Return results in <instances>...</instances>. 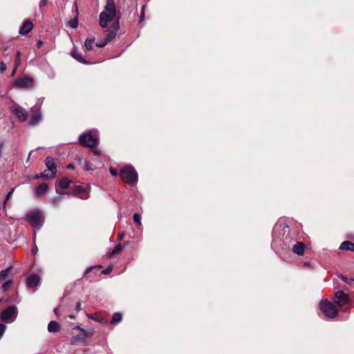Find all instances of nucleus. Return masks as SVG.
I'll return each mask as SVG.
<instances>
[{"instance_id": "obj_17", "label": "nucleus", "mask_w": 354, "mask_h": 354, "mask_svg": "<svg viewBox=\"0 0 354 354\" xmlns=\"http://www.w3.org/2000/svg\"><path fill=\"white\" fill-rule=\"evenodd\" d=\"M47 190L48 185L46 183H42L37 187L35 194L37 196L41 197L47 192Z\"/></svg>"}, {"instance_id": "obj_29", "label": "nucleus", "mask_w": 354, "mask_h": 354, "mask_svg": "<svg viewBox=\"0 0 354 354\" xmlns=\"http://www.w3.org/2000/svg\"><path fill=\"white\" fill-rule=\"evenodd\" d=\"M340 278L344 281L346 282V283L348 284H351V281H354V279L353 278H348L346 277H344V276H340Z\"/></svg>"}, {"instance_id": "obj_31", "label": "nucleus", "mask_w": 354, "mask_h": 354, "mask_svg": "<svg viewBox=\"0 0 354 354\" xmlns=\"http://www.w3.org/2000/svg\"><path fill=\"white\" fill-rule=\"evenodd\" d=\"M107 43H108V41H106L105 39H104V41L97 43L96 46H97L99 48H102V47L105 46Z\"/></svg>"}, {"instance_id": "obj_50", "label": "nucleus", "mask_w": 354, "mask_h": 354, "mask_svg": "<svg viewBox=\"0 0 354 354\" xmlns=\"http://www.w3.org/2000/svg\"><path fill=\"white\" fill-rule=\"evenodd\" d=\"M94 152H95V153H97V150H95V151H94Z\"/></svg>"}, {"instance_id": "obj_13", "label": "nucleus", "mask_w": 354, "mask_h": 354, "mask_svg": "<svg viewBox=\"0 0 354 354\" xmlns=\"http://www.w3.org/2000/svg\"><path fill=\"white\" fill-rule=\"evenodd\" d=\"M45 163L47 167V170L50 172L52 176H55L57 172V167L54 159L48 156L46 158Z\"/></svg>"}, {"instance_id": "obj_37", "label": "nucleus", "mask_w": 354, "mask_h": 354, "mask_svg": "<svg viewBox=\"0 0 354 354\" xmlns=\"http://www.w3.org/2000/svg\"><path fill=\"white\" fill-rule=\"evenodd\" d=\"M18 64H15V68H13L12 71V73H11V75L12 76H14L17 72V67H18Z\"/></svg>"}, {"instance_id": "obj_43", "label": "nucleus", "mask_w": 354, "mask_h": 354, "mask_svg": "<svg viewBox=\"0 0 354 354\" xmlns=\"http://www.w3.org/2000/svg\"><path fill=\"white\" fill-rule=\"evenodd\" d=\"M76 309H77V310H80L81 309V304H80V303H77V304H76Z\"/></svg>"}, {"instance_id": "obj_47", "label": "nucleus", "mask_w": 354, "mask_h": 354, "mask_svg": "<svg viewBox=\"0 0 354 354\" xmlns=\"http://www.w3.org/2000/svg\"><path fill=\"white\" fill-rule=\"evenodd\" d=\"M57 199H54V200H53V203H54L55 205V204H56V203H57Z\"/></svg>"}, {"instance_id": "obj_5", "label": "nucleus", "mask_w": 354, "mask_h": 354, "mask_svg": "<svg viewBox=\"0 0 354 354\" xmlns=\"http://www.w3.org/2000/svg\"><path fill=\"white\" fill-rule=\"evenodd\" d=\"M27 218L32 227L37 228H39L44 221V216L38 210H32L29 212L27 214Z\"/></svg>"}, {"instance_id": "obj_35", "label": "nucleus", "mask_w": 354, "mask_h": 354, "mask_svg": "<svg viewBox=\"0 0 354 354\" xmlns=\"http://www.w3.org/2000/svg\"><path fill=\"white\" fill-rule=\"evenodd\" d=\"M110 173L113 176H116L118 175V171L113 168L110 169Z\"/></svg>"}, {"instance_id": "obj_20", "label": "nucleus", "mask_w": 354, "mask_h": 354, "mask_svg": "<svg viewBox=\"0 0 354 354\" xmlns=\"http://www.w3.org/2000/svg\"><path fill=\"white\" fill-rule=\"evenodd\" d=\"M59 329V324L55 321H51L48 325V330L50 333L57 332Z\"/></svg>"}, {"instance_id": "obj_42", "label": "nucleus", "mask_w": 354, "mask_h": 354, "mask_svg": "<svg viewBox=\"0 0 354 354\" xmlns=\"http://www.w3.org/2000/svg\"><path fill=\"white\" fill-rule=\"evenodd\" d=\"M35 177H37V178H39V177H47V175L46 174H40L39 175V174L36 175Z\"/></svg>"}, {"instance_id": "obj_9", "label": "nucleus", "mask_w": 354, "mask_h": 354, "mask_svg": "<svg viewBox=\"0 0 354 354\" xmlns=\"http://www.w3.org/2000/svg\"><path fill=\"white\" fill-rule=\"evenodd\" d=\"M88 336L87 333L79 327H76L73 330V337L71 339L72 344H75L79 341H84Z\"/></svg>"}, {"instance_id": "obj_4", "label": "nucleus", "mask_w": 354, "mask_h": 354, "mask_svg": "<svg viewBox=\"0 0 354 354\" xmlns=\"http://www.w3.org/2000/svg\"><path fill=\"white\" fill-rule=\"evenodd\" d=\"M319 308L323 314L328 318L332 319L338 315V310L335 305L327 300H322L320 302Z\"/></svg>"}, {"instance_id": "obj_6", "label": "nucleus", "mask_w": 354, "mask_h": 354, "mask_svg": "<svg viewBox=\"0 0 354 354\" xmlns=\"http://www.w3.org/2000/svg\"><path fill=\"white\" fill-rule=\"evenodd\" d=\"M17 316L16 308L14 306H9L2 311L0 315V320L6 323H12Z\"/></svg>"}, {"instance_id": "obj_45", "label": "nucleus", "mask_w": 354, "mask_h": 354, "mask_svg": "<svg viewBox=\"0 0 354 354\" xmlns=\"http://www.w3.org/2000/svg\"><path fill=\"white\" fill-rule=\"evenodd\" d=\"M68 168L73 169V165H68Z\"/></svg>"}, {"instance_id": "obj_30", "label": "nucleus", "mask_w": 354, "mask_h": 354, "mask_svg": "<svg viewBox=\"0 0 354 354\" xmlns=\"http://www.w3.org/2000/svg\"><path fill=\"white\" fill-rule=\"evenodd\" d=\"M6 329V325L3 324H0V339L3 337Z\"/></svg>"}, {"instance_id": "obj_41", "label": "nucleus", "mask_w": 354, "mask_h": 354, "mask_svg": "<svg viewBox=\"0 0 354 354\" xmlns=\"http://www.w3.org/2000/svg\"><path fill=\"white\" fill-rule=\"evenodd\" d=\"M42 45H43V42L41 40L38 41L37 47L41 48L42 46Z\"/></svg>"}, {"instance_id": "obj_24", "label": "nucleus", "mask_w": 354, "mask_h": 354, "mask_svg": "<svg viewBox=\"0 0 354 354\" xmlns=\"http://www.w3.org/2000/svg\"><path fill=\"white\" fill-rule=\"evenodd\" d=\"M146 5L142 6L140 12L139 23L141 24L145 21V13Z\"/></svg>"}, {"instance_id": "obj_26", "label": "nucleus", "mask_w": 354, "mask_h": 354, "mask_svg": "<svg viewBox=\"0 0 354 354\" xmlns=\"http://www.w3.org/2000/svg\"><path fill=\"white\" fill-rule=\"evenodd\" d=\"M137 182H138V178H127L125 183L133 186L137 183Z\"/></svg>"}, {"instance_id": "obj_10", "label": "nucleus", "mask_w": 354, "mask_h": 354, "mask_svg": "<svg viewBox=\"0 0 354 354\" xmlns=\"http://www.w3.org/2000/svg\"><path fill=\"white\" fill-rule=\"evenodd\" d=\"M41 106L35 105L31 108V112L32 113V116L30 120V125H35L38 124L41 120V114L40 112Z\"/></svg>"}, {"instance_id": "obj_23", "label": "nucleus", "mask_w": 354, "mask_h": 354, "mask_svg": "<svg viewBox=\"0 0 354 354\" xmlns=\"http://www.w3.org/2000/svg\"><path fill=\"white\" fill-rule=\"evenodd\" d=\"M94 39H86L84 42L85 48L88 50H90L93 48V45L94 43Z\"/></svg>"}, {"instance_id": "obj_33", "label": "nucleus", "mask_w": 354, "mask_h": 354, "mask_svg": "<svg viewBox=\"0 0 354 354\" xmlns=\"http://www.w3.org/2000/svg\"><path fill=\"white\" fill-rule=\"evenodd\" d=\"M7 69V66L4 62H1L0 64V71L4 73Z\"/></svg>"}, {"instance_id": "obj_7", "label": "nucleus", "mask_w": 354, "mask_h": 354, "mask_svg": "<svg viewBox=\"0 0 354 354\" xmlns=\"http://www.w3.org/2000/svg\"><path fill=\"white\" fill-rule=\"evenodd\" d=\"M34 80L29 77L19 78L15 81L14 85L19 88H28L33 86Z\"/></svg>"}, {"instance_id": "obj_19", "label": "nucleus", "mask_w": 354, "mask_h": 354, "mask_svg": "<svg viewBox=\"0 0 354 354\" xmlns=\"http://www.w3.org/2000/svg\"><path fill=\"white\" fill-rule=\"evenodd\" d=\"M71 56L80 63L86 64L88 62L82 57V55L77 51L76 49H73L71 53Z\"/></svg>"}, {"instance_id": "obj_21", "label": "nucleus", "mask_w": 354, "mask_h": 354, "mask_svg": "<svg viewBox=\"0 0 354 354\" xmlns=\"http://www.w3.org/2000/svg\"><path fill=\"white\" fill-rule=\"evenodd\" d=\"M339 248L342 250L354 251V243L350 241H344L342 243Z\"/></svg>"}, {"instance_id": "obj_32", "label": "nucleus", "mask_w": 354, "mask_h": 354, "mask_svg": "<svg viewBox=\"0 0 354 354\" xmlns=\"http://www.w3.org/2000/svg\"><path fill=\"white\" fill-rule=\"evenodd\" d=\"M69 26L73 28H77V21L73 20V21H69Z\"/></svg>"}, {"instance_id": "obj_38", "label": "nucleus", "mask_w": 354, "mask_h": 354, "mask_svg": "<svg viewBox=\"0 0 354 354\" xmlns=\"http://www.w3.org/2000/svg\"><path fill=\"white\" fill-rule=\"evenodd\" d=\"M46 3H47V0H41L39 2V6L40 7L44 6L46 5Z\"/></svg>"}, {"instance_id": "obj_2", "label": "nucleus", "mask_w": 354, "mask_h": 354, "mask_svg": "<svg viewBox=\"0 0 354 354\" xmlns=\"http://www.w3.org/2000/svg\"><path fill=\"white\" fill-rule=\"evenodd\" d=\"M66 188L73 189V193L80 198L86 199L88 197V193L86 187L82 185H73L68 178H60L56 186L57 192L61 193V189Z\"/></svg>"}, {"instance_id": "obj_48", "label": "nucleus", "mask_w": 354, "mask_h": 354, "mask_svg": "<svg viewBox=\"0 0 354 354\" xmlns=\"http://www.w3.org/2000/svg\"><path fill=\"white\" fill-rule=\"evenodd\" d=\"M54 312L55 313L57 314V308H55Z\"/></svg>"}, {"instance_id": "obj_27", "label": "nucleus", "mask_w": 354, "mask_h": 354, "mask_svg": "<svg viewBox=\"0 0 354 354\" xmlns=\"http://www.w3.org/2000/svg\"><path fill=\"white\" fill-rule=\"evenodd\" d=\"M133 221L135 223H136L137 224L140 225V223H141V216L139 214H135L133 215Z\"/></svg>"}, {"instance_id": "obj_8", "label": "nucleus", "mask_w": 354, "mask_h": 354, "mask_svg": "<svg viewBox=\"0 0 354 354\" xmlns=\"http://www.w3.org/2000/svg\"><path fill=\"white\" fill-rule=\"evenodd\" d=\"M334 302L339 307H343L349 304V297L343 291H337L334 296Z\"/></svg>"}, {"instance_id": "obj_14", "label": "nucleus", "mask_w": 354, "mask_h": 354, "mask_svg": "<svg viewBox=\"0 0 354 354\" xmlns=\"http://www.w3.org/2000/svg\"><path fill=\"white\" fill-rule=\"evenodd\" d=\"M40 282V278L38 275L33 274L29 277L27 279V286L29 288H33L36 287Z\"/></svg>"}, {"instance_id": "obj_49", "label": "nucleus", "mask_w": 354, "mask_h": 354, "mask_svg": "<svg viewBox=\"0 0 354 354\" xmlns=\"http://www.w3.org/2000/svg\"><path fill=\"white\" fill-rule=\"evenodd\" d=\"M122 237H123V234L120 235L119 239H122Z\"/></svg>"}, {"instance_id": "obj_44", "label": "nucleus", "mask_w": 354, "mask_h": 354, "mask_svg": "<svg viewBox=\"0 0 354 354\" xmlns=\"http://www.w3.org/2000/svg\"><path fill=\"white\" fill-rule=\"evenodd\" d=\"M91 268H88L84 274L85 275L86 274H87L88 272L91 271Z\"/></svg>"}, {"instance_id": "obj_36", "label": "nucleus", "mask_w": 354, "mask_h": 354, "mask_svg": "<svg viewBox=\"0 0 354 354\" xmlns=\"http://www.w3.org/2000/svg\"><path fill=\"white\" fill-rule=\"evenodd\" d=\"M112 271V267H109L107 268L106 270H104V271H102V272L104 274H109Z\"/></svg>"}, {"instance_id": "obj_28", "label": "nucleus", "mask_w": 354, "mask_h": 354, "mask_svg": "<svg viewBox=\"0 0 354 354\" xmlns=\"http://www.w3.org/2000/svg\"><path fill=\"white\" fill-rule=\"evenodd\" d=\"M84 169L87 170V171H89V170H91L92 169V167L91 166V165L89 164L88 161L86 160H84Z\"/></svg>"}, {"instance_id": "obj_46", "label": "nucleus", "mask_w": 354, "mask_h": 354, "mask_svg": "<svg viewBox=\"0 0 354 354\" xmlns=\"http://www.w3.org/2000/svg\"><path fill=\"white\" fill-rule=\"evenodd\" d=\"M37 251V248L32 249V252L35 253Z\"/></svg>"}, {"instance_id": "obj_12", "label": "nucleus", "mask_w": 354, "mask_h": 354, "mask_svg": "<svg viewBox=\"0 0 354 354\" xmlns=\"http://www.w3.org/2000/svg\"><path fill=\"white\" fill-rule=\"evenodd\" d=\"M120 174L122 176H126L127 177H138V174L135 169L131 165H127L120 170Z\"/></svg>"}, {"instance_id": "obj_25", "label": "nucleus", "mask_w": 354, "mask_h": 354, "mask_svg": "<svg viewBox=\"0 0 354 354\" xmlns=\"http://www.w3.org/2000/svg\"><path fill=\"white\" fill-rule=\"evenodd\" d=\"M10 269V268H8L0 272V280H3L7 277Z\"/></svg>"}, {"instance_id": "obj_18", "label": "nucleus", "mask_w": 354, "mask_h": 354, "mask_svg": "<svg viewBox=\"0 0 354 354\" xmlns=\"http://www.w3.org/2000/svg\"><path fill=\"white\" fill-rule=\"evenodd\" d=\"M123 248L120 244H118L113 250H109L106 254L108 258H112L115 255L118 254L121 252Z\"/></svg>"}, {"instance_id": "obj_34", "label": "nucleus", "mask_w": 354, "mask_h": 354, "mask_svg": "<svg viewBox=\"0 0 354 354\" xmlns=\"http://www.w3.org/2000/svg\"><path fill=\"white\" fill-rule=\"evenodd\" d=\"M11 283H12V281L11 280H9V281H7L6 282H5L3 286V289L4 290H7L10 287Z\"/></svg>"}, {"instance_id": "obj_39", "label": "nucleus", "mask_w": 354, "mask_h": 354, "mask_svg": "<svg viewBox=\"0 0 354 354\" xmlns=\"http://www.w3.org/2000/svg\"><path fill=\"white\" fill-rule=\"evenodd\" d=\"M14 192V189H12L10 192L8 193L7 196H6V201L7 200L9 199V198L12 196V193Z\"/></svg>"}, {"instance_id": "obj_11", "label": "nucleus", "mask_w": 354, "mask_h": 354, "mask_svg": "<svg viewBox=\"0 0 354 354\" xmlns=\"http://www.w3.org/2000/svg\"><path fill=\"white\" fill-rule=\"evenodd\" d=\"M12 112L17 115L21 122H24L27 120L28 114L26 111L19 106L14 107Z\"/></svg>"}, {"instance_id": "obj_22", "label": "nucleus", "mask_w": 354, "mask_h": 354, "mask_svg": "<svg viewBox=\"0 0 354 354\" xmlns=\"http://www.w3.org/2000/svg\"><path fill=\"white\" fill-rule=\"evenodd\" d=\"M122 316L120 313H115L113 315L111 324H118V323L122 321Z\"/></svg>"}, {"instance_id": "obj_40", "label": "nucleus", "mask_w": 354, "mask_h": 354, "mask_svg": "<svg viewBox=\"0 0 354 354\" xmlns=\"http://www.w3.org/2000/svg\"><path fill=\"white\" fill-rule=\"evenodd\" d=\"M19 57H20V52H19V51H18V52L17 53V60H16V62H15V64H19Z\"/></svg>"}, {"instance_id": "obj_16", "label": "nucleus", "mask_w": 354, "mask_h": 354, "mask_svg": "<svg viewBox=\"0 0 354 354\" xmlns=\"http://www.w3.org/2000/svg\"><path fill=\"white\" fill-rule=\"evenodd\" d=\"M292 251L299 256H303L304 254V243L302 242H297L295 245H293Z\"/></svg>"}, {"instance_id": "obj_3", "label": "nucleus", "mask_w": 354, "mask_h": 354, "mask_svg": "<svg viewBox=\"0 0 354 354\" xmlns=\"http://www.w3.org/2000/svg\"><path fill=\"white\" fill-rule=\"evenodd\" d=\"M79 141L82 146L94 147L97 143V131L95 129L86 131L80 136Z\"/></svg>"}, {"instance_id": "obj_15", "label": "nucleus", "mask_w": 354, "mask_h": 354, "mask_svg": "<svg viewBox=\"0 0 354 354\" xmlns=\"http://www.w3.org/2000/svg\"><path fill=\"white\" fill-rule=\"evenodd\" d=\"M32 23L30 21H26L20 28L19 33L21 35H26L32 30Z\"/></svg>"}, {"instance_id": "obj_1", "label": "nucleus", "mask_w": 354, "mask_h": 354, "mask_svg": "<svg viewBox=\"0 0 354 354\" xmlns=\"http://www.w3.org/2000/svg\"><path fill=\"white\" fill-rule=\"evenodd\" d=\"M121 13L116 10L114 0H106L104 10L100 14V25L102 28L108 27L109 23H111V28L108 31L104 39L109 42L116 36L120 29V19Z\"/></svg>"}]
</instances>
